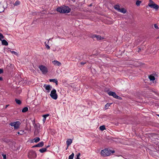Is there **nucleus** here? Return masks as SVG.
<instances>
[{
  "label": "nucleus",
  "mask_w": 159,
  "mask_h": 159,
  "mask_svg": "<svg viewBox=\"0 0 159 159\" xmlns=\"http://www.w3.org/2000/svg\"><path fill=\"white\" fill-rule=\"evenodd\" d=\"M56 10L57 11L59 12L60 13H66L70 12L71 11V9L67 6L63 5L57 7Z\"/></svg>",
  "instance_id": "1"
},
{
  "label": "nucleus",
  "mask_w": 159,
  "mask_h": 159,
  "mask_svg": "<svg viewBox=\"0 0 159 159\" xmlns=\"http://www.w3.org/2000/svg\"><path fill=\"white\" fill-rule=\"evenodd\" d=\"M37 157V154L35 151L33 150L30 151L28 153V157L30 159H34Z\"/></svg>",
  "instance_id": "2"
},
{
  "label": "nucleus",
  "mask_w": 159,
  "mask_h": 159,
  "mask_svg": "<svg viewBox=\"0 0 159 159\" xmlns=\"http://www.w3.org/2000/svg\"><path fill=\"white\" fill-rule=\"evenodd\" d=\"M109 150L108 148H105L101 150V154L103 157H105L109 156Z\"/></svg>",
  "instance_id": "3"
},
{
  "label": "nucleus",
  "mask_w": 159,
  "mask_h": 159,
  "mask_svg": "<svg viewBox=\"0 0 159 159\" xmlns=\"http://www.w3.org/2000/svg\"><path fill=\"white\" fill-rule=\"evenodd\" d=\"M21 123L19 121H16L11 122L10 124V125L11 126H13L15 129H17L19 127Z\"/></svg>",
  "instance_id": "4"
},
{
  "label": "nucleus",
  "mask_w": 159,
  "mask_h": 159,
  "mask_svg": "<svg viewBox=\"0 0 159 159\" xmlns=\"http://www.w3.org/2000/svg\"><path fill=\"white\" fill-rule=\"evenodd\" d=\"M50 95L51 97L54 99L56 100L58 96L56 93V91L55 89H53L51 91Z\"/></svg>",
  "instance_id": "5"
},
{
  "label": "nucleus",
  "mask_w": 159,
  "mask_h": 159,
  "mask_svg": "<svg viewBox=\"0 0 159 159\" xmlns=\"http://www.w3.org/2000/svg\"><path fill=\"white\" fill-rule=\"evenodd\" d=\"M39 68L43 74H46L48 72V69L47 68L44 66H39Z\"/></svg>",
  "instance_id": "6"
},
{
  "label": "nucleus",
  "mask_w": 159,
  "mask_h": 159,
  "mask_svg": "<svg viewBox=\"0 0 159 159\" xmlns=\"http://www.w3.org/2000/svg\"><path fill=\"white\" fill-rule=\"evenodd\" d=\"M150 1L152 3H150L148 4V6L151 7V8H153L156 9V10H157L159 8V6L155 3H154L151 0H150Z\"/></svg>",
  "instance_id": "7"
},
{
  "label": "nucleus",
  "mask_w": 159,
  "mask_h": 159,
  "mask_svg": "<svg viewBox=\"0 0 159 159\" xmlns=\"http://www.w3.org/2000/svg\"><path fill=\"white\" fill-rule=\"evenodd\" d=\"M110 96H112L114 98L119 100L122 99V98L121 97L117 95L116 93L114 92L110 91Z\"/></svg>",
  "instance_id": "8"
},
{
  "label": "nucleus",
  "mask_w": 159,
  "mask_h": 159,
  "mask_svg": "<svg viewBox=\"0 0 159 159\" xmlns=\"http://www.w3.org/2000/svg\"><path fill=\"white\" fill-rule=\"evenodd\" d=\"M44 88H45L46 89V90H47V92L49 93L50 92L51 89L52 87L50 85H46V84H44L43 86Z\"/></svg>",
  "instance_id": "9"
},
{
  "label": "nucleus",
  "mask_w": 159,
  "mask_h": 159,
  "mask_svg": "<svg viewBox=\"0 0 159 159\" xmlns=\"http://www.w3.org/2000/svg\"><path fill=\"white\" fill-rule=\"evenodd\" d=\"M44 145V142L43 141L39 143L38 144L34 145L32 146V148L35 147H41Z\"/></svg>",
  "instance_id": "10"
},
{
  "label": "nucleus",
  "mask_w": 159,
  "mask_h": 159,
  "mask_svg": "<svg viewBox=\"0 0 159 159\" xmlns=\"http://www.w3.org/2000/svg\"><path fill=\"white\" fill-rule=\"evenodd\" d=\"M154 74H152L148 76V78L149 79L150 81H153L155 80V78L154 77Z\"/></svg>",
  "instance_id": "11"
},
{
  "label": "nucleus",
  "mask_w": 159,
  "mask_h": 159,
  "mask_svg": "<svg viewBox=\"0 0 159 159\" xmlns=\"http://www.w3.org/2000/svg\"><path fill=\"white\" fill-rule=\"evenodd\" d=\"M34 128H35L36 130H37L38 131L40 129V125L39 124H35L34 125Z\"/></svg>",
  "instance_id": "12"
},
{
  "label": "nucleus",
  "mask_w": 159,
  "mask_h": 159,
  "mask_svg": "<svg viewBox=\"0 0 159 159\" xmlns=\"http://www.w3.org/2000/svg\"><path fill=\"white\" fill-rule=\"evenodd\" d=\"M49 81L50 82H53L55 83L56 85H58V81L57 79H51L49 80Z\"/></svg>",
  "instance_id": "13"
},
{
  "label": "nucleus",
  "mask_w": 159,
  "mask_h": 159,
  "mask_svg": "<svg viewBox=\"0 0 159 159\" xmlns=\"http://www.w3.org/2000/svg\"><path fill=\"white\" fill-rule=\"evenodd\" d=\"M72 143V140L71 139H68L66 142L67 147H68Z\"/></svg>",
  "instance_id": "14"
},
{
  "label": "nucleus",
  "mask_w": 159,
  "mask_h": 159,
  "mask_svg": "<svg viewBox=\"0 0 159 159\" xmlns=\"http://www.w3.org/2000/svg\"><path fill=\"white\" fill-rule=\"evenodd\" d=\"M1 41L2 45L5 46L8 45V43L6 40L3 39Z\"/></svg>",
  "instance_id": "15"
},
{
  "label": "nucleus",
  "mask_w": 159,
  "mask_h": 159,
  "mask_svg": "<svg viewBox=\"0 0 159 159\" xmlns=\"http://www.w3.org/2000/svg\"><path fill=\"white\" fill-rule=\"evenodd\" d=\"M52 62L54 65H57L58 66H59L61 65V63L57 61H52Z\"/></svg>",
  "instance_id": "16"
},
{
  "label": "nucleus",
  "mask_w": 159,
  "mask_h": 159,
  "mask_svg": "<svg viewBox=\"0 0 159 159\" xmlns=\"http://www.w3.org/2000/svg\"><path fill=\"white\" fill-rule=\"evenodd\" d=\"M47 151L46 148H43L39 150V151L41 153H43Z\"/></svg>",
  "instance_id": "17"
},
{
  "label": "nucleus",
  "mask_w": 159,
  "mask_h": 159,
  "mask_svg": "<svg viewBox=\"0 0 159 159\" xmlns=\"http://www.w3.org/2000/svg\"><path fill=\"white\" fill-rule=\"evenodd\" d=\"M119 11L122 12L124 14L125 13L126 11V10L124 8H120V10Z\"/></svg>",
  "instance_id": "18"
},
{
  "label": "nucleus",
  "mask_w": 159,
  "mask_h": 159,
  "mask_svg": "<svg viewBox=\"0 0 159 159\" xmlns=\"http://www.w3.org/2000/svg\"><path fill=\"white\" fill-rule=\"evenodd\" d=\"M28 108L27 107H24L22 110V112H25L28 111Z\"/></svg>",
  "instance_id": "19"
},
{
  "label": "nucleus",
  "mask_w": 159,
  "mask_h": 159,
  "mask_svg": "<svg viewBox=\"0 0 159 159\" xmlns=\"http://www.w3.org/2000/svg\"><path fill=\"white\" fill-rule=\"evenodd\" d=\"M114 8L119 11L120 9V6L119 5H116L114 6Z\"/></svg>",
  "instance_id": "20"
},
{
  "label": "nucleus",
  "mask_w": 159,
  "mask_h": 159,
  "mask_svg": "<svg viewBox=\"0 0 159 159\" xmlns=\"http://www.w3.org/2000/svg\"><path fill=\"white\" fill-rule=\"evenodd\" d=\"M15 101L18 104L20 105L21 103V101L18 99L16 98L15 99Z\"/></svg>",
  "instance_id": "21"
},
{
  "label": "nucleus",
  "mask_w": 159,
  "mask_h": 159,
  "mask_svg": "<svg viewBox=\"0 0 159 159\" xmlns=\"http://www.w3.org/2000/svg\"><path fill=\"white\" fill-rule=\"evenodd\" d=\"M96 38L97 40H98L103 39L104 38L102 37L100 35H97Z\"/></svg>",
  "instance_id": "22"
},
{
  "label": "nucleus",
  "mask_w": 159,
  "mask_h": 159,
  "mask_svg": "<svg viewBox=\"0 0 159 159\" xmlns=\"http://www.w3.org/2000/svg\"><path fill=\"white\" fill-rule=\"evenodd\" d=\"M2 140L3 141H4V142H6V143H8L10 142V140L7 139L6 138L3 139H2Z\"/></svg>",
  "instance_id": "23"
},
{
  "label": "nucleus",
  "mask_w": 159,
  "mask_h": 159,
  "mask_svg": "<svg viewBox=\"0 0 159 159\" xmlns=\"http://www.w3.org/2000/svg\"><path fill=\"white\" fill-rule=\"evenodd\" d=\"M49 115V114H47L45 115H43V120H46V118Z\"/></svg>",
  "instance_id": "24"
},
{
  "label": "nucleus",
  "mask_w": 159,
  "mask_h": 159,
  "mask_svg": "<svg viewBox=\"0 0 159 159\" xmlns=\"http://www.w3.org/2000/svg\"><path fill=\"white\" fill-rule=\"evenodd\" d=\"M40 139L39 137H36L34 139V142L35 143H37L40 141Z\"/></svg>",
  "instance_id": "25"
},
{
  "label": "nucleus",
  "mask_w": 159,
  "mask_h": 159,
  "mask_svg": "<svg viewBox=\"0 0 159 159\" xmlns=\"http://www.w3.org/2000/svg\"><path fill=\"white\" fill-rule=\"evenodd\" d=\"M99 129L100 130L103 131L105 129V125H102L100 127Z\"/></svg>",
  "instance_id": "26"
},
{
  "label": "nucleus",
  "mask_w": 159,
  "mask_h": 159,
  "mask_svg": "<svg viewBox=\"0 0 159 159\" xmlns=\"http://www.w3.org/2000/svg\"><path fill=\"white\" fill-rule=\"evenodd\" d=\"M74 155V153H72L71 154L69 157L68 159H73Z\"/></svg>",
  "instance_id": "27"
},
{
  "label": "nucleus",
  "mask_w": 159,
  "mask_h": 159,
  "mask_svg": "<svg viewBox=\"0 0 159 159\" xmlns=\"http://www.w3.org/2000/svg\"><path fill=\"white\" fill-rule=\"evenodd\" d=\"M141 2V1H140L137 0V1L136 2V4L137 6H139L140 5Z\"/></svg>",
  "instance_id": "28"
},
{
  "label": "nucleus",
  "mask_w": 159,
  "mask_h": 159,
  "mask_svg": "<svg viewBox=\"0 0 159 159\" xmlns=\"http://www.w3.org/2000/svg\"><path fill=\"white\" fill-rule=\"evenodd\" d=\"M109 107V104L108 103H107L106 104V105L105 106V109H107Z\"/></svg>",
  "instance_id": "29"
},
{
  "label": "nucleus",
  "mask_w": 159,
  "mask_h": 159,
  "mask_svg": "<svg viewBox=\"0 0 159 159\" xmlns=\"http://www.w3.org/2000/svg\"><path fill=\"white\" fill-rule=\"evenodd\" d=\"M20 4V2L18 1H16L14 4V6H17L19 5Z\"/></svg>",
  "instance_id": "30"
},
{
  "label": "nucleus",
  "mask_w": 159,
  "mask_h": 159,
  "mask_svg": "<svg viewBox=\"0 0 159 159\" xmlns=\"http://www.w3.org/2000/svg\"><path fill=\"white\" fill-rule=\"evenodd\" d=\"M24 132V130H20V132H17V134L19 135H21L23 134V133Z\"/></svg>",
  "instance_id": "31"
},
{
  "label": "nucleus",
  "mask_w": 159,
  "mask_h": 159,
  "mask_svg": "<svg viewBox=\"0 0 159 159\" xmlns=\"http://www.w3.org/2000/svg\"><path fill=\"white\" fill-rule=\"evenodd\" d=\"M4 37L2 35V34L0 33V40H2V39H3L4 38Z\"/></svg>",
  "instance_id": "32"
},
{
  "label": "nucleus",
  "mask_w": 159,
  "mask_h": 159,
  "mask_svg": "<svg viewBox=\"0 0 159 159\" xmlns=\"http://www.w3.org/2000/svg\"><path fill=\"white\" fill-rule=\"evenodd\" d=\"M45 44V46L46 47V48L48 49H49L50 48V47L49 46V45H48V44H47V43H46V42H45V43H44Z\"/></svg>",
  "instance_id": "33"
},
{
  "label": "nucleus",
  "mask_w": 159,
  "mask_h": 159,
  "mask_svg": "<svg viewBox=\"0 0 159 159\" xmlns=\"http://www.w3.org/2000/svg\"><path fill=\"white\" fill-rule=\"evenodd\" d=\"M2 155L3 157V159H6L7 156L6 154H2Z\"/></svg>",
  "instance_id": "34"
},
{
  "label": "nucleus",
  "mask_w": 159,
  "mask_h": 159,
  "mask_svg": "<svg viewBox=\"0 0 159 159\" xmlns=\"http://www.w3.org/2000/svg\"><path fill=\"white\" fill-rule=\"evenodd\" d=\"M12 53H13L15 55H17L18 54L16 52H15V51H11V50H10V51Z\"/></svg>",
  "instance_id": "35"
},
{
  "label": "nucleus",
  "mask_w": 159,
  "mask_h": 159,
  "mask_svg": "<svg viewBox=\"0 0 159 159\" xmlns=\"http://www.w3.org/2000/svg\"><path fill=\"white\" fill-rule=\"evenodd\" d=\"M115 151L114 150H110V156L111 155V154L114 153H115Z\"/></svg>",
  "instance_id": "36"
},
{
  "label": "nucleus",
  "mask_w": 159,
  "mask_h": 159,
  "mask_svg": "<svg viewBox=\"0 0 159 159\" xmlns=\"http://www.w3.org/2000/svg\"><path fill=\"white\" fill-rule=\"evenodd\" d=\"M105 92L107 93L109 95V89H107V90H105Z\"/></svg>",
  "instance_id": "37"
},
{
  "label": "nucleus",
  "mask_w": 159,
  "mask_h": 159,
  "mask_svg": "<svg viewBox=\"0 0 159 159\" xmlns=\"http://www.w3.org/2000/svg\"><path fill=\"white\" fill-rule=\"evenodd\" d=\"M80 155V153H78L76 155V158H79V157Z\"/></svg>",
  "instance_id": "38"
},
{
  "label": "nucleus",
  "mask_w": 159,
  "mask_h": 159,
  "mask_svg": "<svg viewBox=\"0 0 159 159\" xmlns=\"http://www.w3.org/2000/svg\"><path fill=\"white\" fill-rule=\"evenodd\" d=\"M154 27L156 29H158V26L157 25V24H154Z\"/></svg>",
  "instance_id": "39"
},
{
  "label": "nucleus",
  "mask_w": 159,
  "mask_h": 159,
  "mask_svg": "<svg viewBox=\"0 0 159 159\" xmlns=\"http://www.w3.org/2000/svg\"><path fill=\"white\" fill-rule=\"evenodd\" d=\"M97 35L96 34H94L93 35V36H92V38H96Z\"/></svg>",
  "instance_id": "40"
},
{
  "label": "nucleus",
  "mask_w": 159,
  "mask_h": 159,
  "mask_svg": "<svg viewBox=\"0 0 159 159\" xmlns=\"http://www.w3.org/2000/svg\"><path fill=\"white\" fill-rule=\"evenodd\" d=\"M3 71V69H0V74L2 73Z\"/></svg>",
  "instance_id": "41"
},
{
  "label": "nucleus",
  "mask_w": 159,
  "mask_h": 159,
  "mask_svg": "<svg viewBox=\"0 0 159 159\" xmlns=\"http://www.w3.org/2000/svg\"><path fill=\"white\" fill-rule=\"evenodd\" d=\"M32 122H33V124L34 125H34L35 124H36L35 123V120H34L33 121H32Z\"/></svg>",
  "instance_id": "42"
},
{
  "label": "nucleus",
  "mask_w": 159,
  "mask_h": 159,
  "mask_svg": "<svg viewBox=\"0 0 159 159\" xmlns=\"http://www.w3.org/2000/svg\"><path fill=\"white\" fill-rule=\"evenodd\" d=\"M85 62H81L80 63V64L82 65H84V64H85Z\"/></svg>",
  "instance_id": "43"
},
{
  "label": "nucleus",
  "mask_w": 159,
  "mask_h": 159,
  "mask_svg": "<svg viewBox=\"0 0 159 159\" xmlns=\"http://www.w3.org/2000/svg\"><path fill=\"white\" fill-rule=\"evenodd\" d=\"M3 80V78L2 77H0V80L2 81Z\"/></svg>",
  "instance_id": "44"
},
{
  "label": "nucleus",
  "mask_w": 159,
  "mask_h": 159,
  "mask_svg": "<svg viewBox=\"0 0 159 159\" xmlns=\"http://www.w3.org/2000/svg\"><path fill=\"white\" fill-rule=\"evenodd\" d=\"M50 146V145H48V146H47L46 147V148H48Z\"/></svg>",
  "instance_id": "45"
},
{
  "label": "nucleus",
  "mask_w": 159,
  "mask_h": 159,
  "mask_svg": "<svg viewBox=\"0 0 159 159\" xmlns=\"http://www.w3.org/2000/svg\"><path fill=\"white\" fill-rule=\"evenodd\" d=\"M8 105H6V108L7 107H8Z\"/></svg>",
  "instance_id": "46"
},
{
  "label": "nucleus",
  "mask_w": 159,
  "mask_h": 159,
  "mask_svg": "<svg viewBox=\"0 0 159 159\" xmlns=\"http://www.w3.org/2000/svg\"><path fill=\"white\" fill-rule=\"evenodd\" d=\"M76 159H80V158H76Z\"/></svg>",
  "instance_id": "47"
},
{
  "label": "nucleus",
  "mask_w": 159,
  "mask_h": 159,
  "mask_svg": "<svg viewBox=\"0 0 159 159\" xmlns=\"http://www.w3.org/2000/svg\"><path fill=\"white\" fill-rule=\"evenodd\" d=\"M157 115L159 117V114H157Z\"/></svg>",
  "instance_id": "48"
},
{
  "label": "nucleus",
  "mask_w": 159,
  "mask_h": 159,
  "mask_svg": "<svg viewBox=\"0 0 159 159\" xmlns=\"http://www.w3.org/2000/svg\"><path fill=\"white\" fill-rule=\"evenodd\" d=\"M92 6V4H91L90 5V6Z\"/></svg>",
  "instance_id": "49"
},
{
  "label": "nucleus",
  "mask_w": 159,
  "mask_h": 159,
  "mask_svg": "<svg viewBox=\"0 0 159 159\" xmlns=\"http://www.w3.org/2000/svg\"><path fill=\"white\" fill-rule=\"evenodd\" d=\"M140 50H141V49H140L139 50V51H140Z\"/></svg>",
  "instance_id": "50"
},
{
  "label": "nucleus",
  "mask_w": 159,
  "mask_h": 159,
  "mask_svg": "<svg viewBox=\"0 0 159 159\" xmlns=\"http://www.w3.org/2000/svg\"><path fill=\"white\" fill-rule=\"evenodd\" d=\"M111 103H110V105H111Z\"/></svg>",
  "instance_id": "51"
},
{
  "label": "nucleus",
  "mask_w": 159,
  "mask_h": 159,
  "mask_svg": "<svg viewBox=\"0 0 159 159\" xmlns=\"http://www.w3.org/2000/svg\"><path fill=\"white\" fill-rule=\"evenodd\" d=\"M48 43H49V41H48Z\"/></svg>",
  "instance_id": "52"
},
{
  "label": "nucleus",
  "mask_w": 159,
  "mask_h": 159,
  "mask_svg": "<svg viewBox=\"0 0 159 159\" xmlns=\"http://www.w3.org/2000/svg\"><path fill=\"white\" fill-rule=\"evenodd\" d=\"M2 12V11H0V13H1Z\"/></svg>",
  "instance_id": "53"
}]
</instances>
